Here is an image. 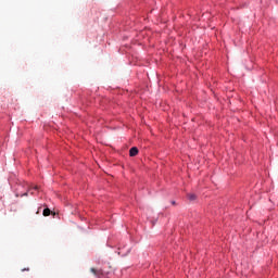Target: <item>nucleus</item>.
Here are the masks:
<instances>
[{"label": "nucleus", "instance_id": "obj_2", "mask_svg": "<svg viewBox=\"0 0 278 278\" xmlns=\"http://www.w3.org/2000/svg\"><path fill=\"white\" fill-rule=\"evenodd\" d=\"M129 155H130V157H136V155H138V149L136 147H132L129 150Z\"/></svg>", "mask_w": 278, "mask_h": 278}, {"label": "nucleus", "instance_id": "obj_1", "mask_svg": "<svg viewBox=\"0 0 278 278\" xmlns=\"http://www.w3.org/2000/svg\"><path fill=\"white\" fill-rule=\"evenodd\" d=\"M90 271H91L96 277H99L100 275H103V270L97 269V268H94V267H92V268L90 269Z\"/></svg>", "mask_w": 278, "mask_h": 278}, {"label": "nucleus", "instance_id": "obj_5", "mask_svg": "<svg viewBox=\"0 0 278 278\" xmlns=\"http://www.w3.org/2000/svg\"><path fill=\"white\" fill-rule=\"evenodd\" d=\"M172 205H175V201L172 202Z\"/></svg>", "mask_w": 278, "mask_h": 278}, {"label": "nucleus", "instance_id": "obj_4", "mask_svg": "<svg viewBox=\"0 0 278 278\" xmlns=\"http://www.w3.org/2000/svg\"><path fill=\"white\" fill-rule=\"evenodd\" d=\"M42 214L43 216H51V208H45Z\"/></svg>", "mask_w": 278, "mask_h": 278}, {"label": "nucleus", "instance_id": "obj_3", "mask_svg": "<svg viewBox=\"0 0 278 278\" xmlns=\"http://www.w3.org/2000/svg\"><path fill=\"white\" fill-rule=\"evenodd\" d=\"M188 199H189V201H197V194H194V193H189V194H188Z\"/></svg>", "mask_w": 278, "mask_h": 278}, {"label": "nucleus", "instance_id": "obj_6", "mask_svg": "<svg viewBox=\"0 0 278 278\" xmlns=\"http://www.w3.org/2000/svg\"><path fill=\"white\" fill-rule=\"evenodd\" d=\"M23 270H29V268H24Z\"/></svg>", "mask_w": 278, "mask_h": 278}]
</instances>
